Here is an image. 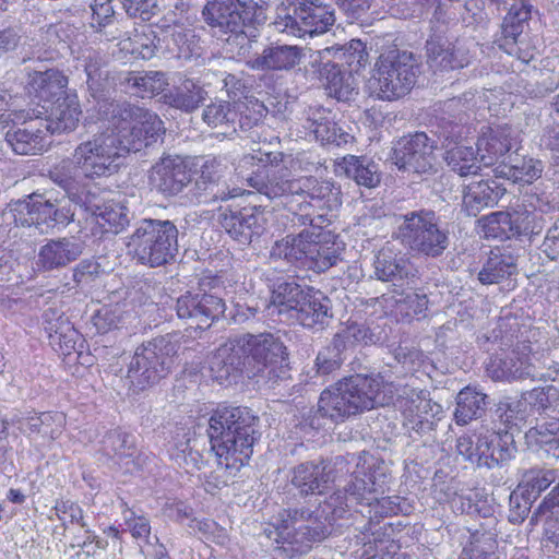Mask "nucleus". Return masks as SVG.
<instances>
[{
  "mask_svg": "<svg viewBox=\"0 0 559 559\" xmlns=\"http://www.w3.org/2000/svg\"><path fill=\"white\" fill-rule=\"evenodd\" d=\"M487 395L476 388L465 386L456 396L454 418L457 425H467L473 419L480 418L487 407Z\"/></svg>",
  "mask_w": 559,
  "mask_h": 559,
  "instance_id": "nucleus-42",
  "label": "nucleus"
},
{
  "mask_svg": "<svg viewBox=\"0 0 559 559\" xmlns=\"http://www.w3.org/2000/svg\"><path fill=\"white\" fill-rule=\"evenodd\" d=\"M539 350L528 341H519L510 352L492 355L486 364V372L495 381L534 380L538 374Z\"/></svg>",
  "mask_w": 559,
  "mask_h": 559,
  "instance_id": "nucleus-14",
  "label": "nucleus"
},
{
  "mask_svg": "<svg viewBox=\"0 0 559 559\" xmlns=\"http://www.w3.org/2000/svg\"><path fill=\"white\" fill-rule=\"evenodd\" d=\"M393 236L414 255L438 259L450 246V231L431 210L412 211L394 217Z\"/></svg>",
  "mask_w": 559,
  "mask_h": 559,
  "instance_id": "nucleus-5",
  "label": "nucleus"
},
{
  "mask_svg": "<svg viewBox=\"0 0 559 559\" xmlns=\"http://www.w3.org/2000/svg\"><path fill=\"white\" fill-rule=\"evenodd\" d=\"M427 63L435 72H448L469 64L472 56L465 43H451L440 37L426 41Z\"/></svg>",
  "mask_w": 559,
  "mask_h": 559,
  "instance_id": "nucleus-25",
  "label": "nucleus"
},
{
  "mask_svg": "<svg viewBox=\"0 0 559 559\" xmlns=\"http://www.w3.org/2000/svg\"><path fill=\"white\" fill-rule=\"evenodd\" d=\"M128 17L140 22H147L159 10L158 0H119Z\"/></svg>",
  "mask_w": 559,
  "mask_h": 559,
  "instance_id": "nucleus-59",
  "label": "nucleus"
},
{
  "mask_svg": "<svg viewBox=\"0 0 559 559\" xmlns=\"http://www.w3.org/2000/svg\"><path fill=\"white\" fill-rule=\"evenodd\" d=\"M271 304L280 314H287L313 331L324 330L333 318L331 300L320 290L292 281H283L271 290Z\"/></svg>",
  "mask_w": 559,
  "mask_h": 559,
  "instance_id": "nucleus-4",
  "label": "nucleus"
},
{
  "mask_svg": "<svg viewBox=\"0 0 559 559\" xmlns=\"http://www.w3.org/2000/svg\"><path fill=\"white\" fill-rule=\"evenodd\" d=\"M544 166L539 159L533 157L513 158L510 156V165H503L492 169L495 177H506L515 181L532 182L542 176Z\"/></svg>",
  "mask_w": 559,
  "mask_h": 559,
  "instance_id": "nucleus-46",
  "label": "nucleus"
},
{
  "mask_svg": "<svg viewBox=\"0 0 559 559\" xmlns=\"http://www.w3.org/2000/svg\"><path fill=\"white\" fill-rule=\"evenodd\" d=\"M207 92L192 80H185L180 86L168 95V103L171 107L186 112L199 108L206 99Z\"/></svg>",
  "mask_w": 559,
  "mask_h": 559,
  "instance_id": "nucleus-49",
  "label": "nucleus"
},
{
  "mask_svg": "<svg viewBox=\"0 0 559 559\" xmlns=\"http://www.w3.org/2000/svg\"><path fill=\"white\" fill-rule=\"evenodd\" d=\"M52 202L43 195L32 194L15 203L12 210L14 222L21 226H35L40 233L53 228L51 223Z\"/></svg>",
  "mask_w": 559,
  "mask_h": 559,
  "instance_id": "nucleus-33",
  "label": "nucleus"
},
{
  "mask_svg": "<svg viewBox=\"0 0 559 559\" xmlns=\"http://www.w3.org/2000/svg\"><path fill=\"white\" fill-rule=\"evenodd\" d=\"M309 129L318 141L326 145L342 146L353 140V135L337 126L323 108L310 109L308 117Z\"/></svg>",
  "mask_w": 559,
  "mask_h": 559,
  "instance_id": "nucleus-39",
  "label": "nucleus"
},
{
  "mask_svg": "<svg viewBox=\"0 0 559 559\" xmlns=\"http://www.w3.org/2000/svg\"><path fill=\"white\" fill-rule=\"evenodd\" d=\"M128 83L140 92L150 94L159 93L166 84L164 74L158 71L132 73L128 78Z\"/></svg>",
  "mask_w": 559,
  "mask_h": 559,
  "instance_id": "nucleus-61",
  "label": "nucleus"
},
{
  "mask_svg": "<svg viewBox=\"0 0 559 559\" xmlns=\"http://www.w3.org/2000/svg\"><path fill=\"white\" fill-rule=\"evenodd\" d=\"M2 425L3 430L9 426H16L27 437L39 435L44 439L52 441L61 436L66 425V416L58 412H19L10 418L3 419Z\"/></svg>",
  "mask_w": 559,
  "mask_h": 559,
  "instance_id": "nucleus-24",
  "label": "nucleus"
},
{
  "mask_svg": "<svg viewBox=\"0 0 559 559\" xmlns=\"http://www.w3.org/2000/svg\"><path fill=\"white\" fill-rule=\"evenodd\" d=\"M556 479L557 474L555 469L534 467L523 471L518 488L519 491L535 500Z\"/></svg>",
  "mask_w": 559,
  "mask_h": 559,
  "instance_id": "nucleus-51",
  "label": "nucleus"
},
{
  "mask_svg": "<svg viewBox=\"0 0 559 559\" xmlns=\"http://www.w3.org/2000/svg\"><path fill=\"white\" fill-rule=\"evenodd\" d=\"M83 249V243L74 237L51 239L40 247L36 264L43 271L59 270L78 260Z\"/></svg>",
  "mask_w": 559,
  "mask_h": 559,
  "instance_id": "nucleus-29",
  "label": "nucleus"
},
{
  "mask_svg": "<svg viewBox=\"0 0 559 559\" xmlns=\"http://www.w3.org/2000/svg\"><path fill=\"white\" fill-rule=\"evenodd\" d=\"M526 439L548 455L559 457V419H543L526 432Z\"/></svg>",
  "mask_w": 559,
  "mask_h": 559,
  "instance_id": "nucleus-47",
  "label": "nucleus"
},
{
  "mask_svg": "<svg viewBox=\"0 0 559 559\" xmlns=\"http://www.w3.org/2000/svg\"><path fill=\"white\" fill-rule=\"evenodd\" d=\"M514 439L508 431L483 432L481 466L495 468L509 462L515 454Z\"/></svg>",
  "mask_w": 559,
  "mask_h": 559,
  "instance_id": "nucleus-37",
  "label": "nucleus"
},
{
  "mask_svg": "<svg viewBox=\"0 0 559 559\" xmlns=\"http://www.w3.org/2000/svg\"><path fill=\"white\" fill-rule=\"evenodd\" d=\"M396 386L381 373L355 374L324 390L318 402V413L333 423H343L366 411L389 405Z\"/></svg>",
  "mask_w": 559,
  "mask_h": 559,
  "instance_id": "nucleus-1",
  "label": "nucleus"
},
{
  "mask_svg": "<svg viewBox=\"0 0 559 559\" xmlns=\"http://www.w3.org/2000/svg\"><path fill=\"white\" fill-rule=\"evenodd\" d=\"M272 70H287L299 61V50L295 46L269 47Z\"/></svg>",
  "mask_w": 559,
  "mask_h": 559,
  "instance_id": "nucleus-64",
  "label": "nucleus"
},
{
  "mask_svg": "<svg viewBox=\"0 0 559 559\" xmlns=\"http://www.w3.org/2000/svg\"><path fill=\"white\" fill-rule=\"evenodd\" d=\"M532 5L521 0L515 2L509 9L502 24V38L499 40V47L511 56H516L524 62H527L533 56L522 55L519 43H522L523 24L530 20Z\"/></svg>",
  "mask_w": 559,
  "mask_h": 559,
  "instance_id": "nucleus-28",
  "label": "nucleus"
},
{
  "mask_svg": "<svg viewBox=\"0 0 559 559\" xmlns=\"http://www.w3.org/2000/svg\"><path fill=\"white\" fill-rule=\"evenodd\" d=\"M179 230L170 219L141 218L126 238L128 253L141 265L164 266L179 251Z\"/></svg>",
  "mask_w": 559,
  "mask_h": 559,
  "instance_id": "nucleus-3",
  "label": "nucleus"
},
{
  "mask_svg": "<svg viewBox=\"0 0 559 559\" xmlns=\"http://www.w3.org/2000/svg\"><path fill=\"white\" fill-rule=\"evenodd\" d=\"M270 170H272V166H262L254 176L247 178V183L269 199L283 197L288 192H297L301 189L299 182H288V179L278 180L275 177L270 179Z\"/></svg>",
  "mask_w": 559,
  "mask_h": 559,
  "instance_id": "nucleus-45",
  "label": "nucleus"
},
{
  "mask_svg": "<svg viewBox=\"0 0 559 559\" xmlns=\"http://www.w3.org/2000/svg\"><path fill=\"white\" fill-rule=\"evenodd\" d=\"M182 336L168 333L136 347L128 369V378L139 390L153 386L165 379L174 366V357L181 347Z\"/></svg>",
  "mask_w": 559,
  "mask_h": 559,
  "instance_id": "nucleus-8",
  "label": "nucleus"
},
{
  "mask_svg": "<svg viewBox=\"0 0 559 559\" xmlns=\"http://www.w3.org/2000/svg\"><path fill=\"white\" fill-rule=\"evenodd\" d=\"M286 347L271 333H247V391L260 392L288 378Z\"/></svg>",
  "mask_w": 559,
  "mask_h": 559,
  "instance_id": "nucleus-6",
  "label": "nucleus"
},
{
  "mask_svg": "<svg viewBox=\"0 0 559 559\" xmlns=\"http://www.w3.org/2000/svg\"><path fill=\"white\" fill-rule=\"evenodd\" d=\"M245 367V343L233 340L222 345L209 358V376L221 384L238 383Z\"/></svg>",
  "mask_w": 559,
  "mask_h": 559,
  "instance_id": "nucleus-23",
  "label": "nucleus"
},
{
  "mask_svg": "<svg viewBox=\"0 0 559 559\" xmlns=\"http://www.w3.org/2000/svg\"><path fill=\"white\" fill-rule=\"evenodd\" d=\"M444 160L449 168L461 177L476 175L480 170V162L472 146L455 145L445 151Z\"/></svg>",
  "mask_w": 559,
  "mask_h": 559,
  "instance_id": "nucleus-48",
  "label": "nucleus"
},
{
  "mask_svg": "<svg viewBox=\"0 0 559 559\" xmlns=\"http://www.w3.org/2000/svg\"><path fill=\"white\" fill-rule=\"evenodd\" d=\"M97 106L99 120L114 128L124 154L163 142L166 129L155 112L126 102L104 99Z\"/></svg>",
  "mask_w": 559,
  "mask_h": 559,
  "instance_id": "nucleus-2",
  "label": "nucleus"
},
{
  "mask_svg": "<svg viewBox=\"0 0 559 559\" xmlns=\"http://www.w3.org/2000/svg\"><path fill=\"white\" fill-rule=\"evenodd\" d=\"M92 11L91 26L98 33L115 23L117 12L112 0H93L90 4Z\"/></svg>",
  "mask_w": 559,
  "mask_h": 559,
  "instance_id": "nucleus-57",
  "label": "nucleus"
},
{
  "mask_svg": "<svg viewBox=\"0 0 559 559\" xmlns=\"http://www.w3.org/2000/svg\"><path fill=\"white\" fill-rule=\"evenodd\" d=\"M344 345L336 342V340L333 337L331 343L323 347L317 355V373L321 376H328L338 370L344 362Z\"/></svg>",
  "mask_w": 559,
  "mask_h": 559,
  "instance_id": "nucleus-52",
  "label": "nucleus"
},
{
  "mask_svg": "<svg viewBox=\"0 0 559 559\" xmlns=\"http://www.w3.org/2000/svg\"><path fill=\"white\" fill-rule=\"evenodd\" d=\"M81 115L78 95L68 93L51 104L48 117L43 118L44 126L47 127L49 135L71 132L76 129Z\"/></svg>",
  "mask_w": 559,
  "mask_h": 559,
  "instance_id": "nucleus-32",
  "label": "nucleus"
},
{
  "mask_svg": "<svg viewBox=\"0 0 559 559\" xmlns=\"http://www.w3.org/2000/svg\"><path fill=\"white\" fill-rule=\"evenodd\" d=\"M245 418L241 407L221 406L209 419L207 435L218 465L236 476L245 465Z\"/></svg>",
  "mask_w": 559,
  "mask_h": 559,
  "instance_id": "nucleus-7",
  "label": "nucleus"
},
{
  "mask_svg": "<svg viewBox=\"0 0 559 559\" xmlns=\"http://www.w3.org/2000/svg\"><path fill=\"white\" fill-rule=\"evenodd\" d=\"M59 335H53L50 344L63 355L70 356L73 352L78 353V347L83 346V340L80 333L74 329L72 324H63L61 326Z\"/></svg>",
  "mask_w": 559,
  "mask_h": 559,
  "instance_id": "nucleus-63",
  "label": "nucleus"
},
{
  "mask_svg": "<svg viewBox=\"0 0 559 559\" xmlns=\"http://www.w3.org/2000/svg\"><path fill=\"white\" fill-rule=\"evenodd\" d=\"M509 126H499L484 134L477 142V154L480 164L490 167L506 156L514 146L515 138Z\"/></svg>",
  "mask_w": 559,
  "mask_h": 559,
  "instance_id": "nucleus-35",
  "label": "nucleus"
},
{
  "mask_svg": "<svg viewBox=\"0 0 559 559\" xmlns=\"http://www.w3.org/2000/svg\"><path fill=\"white\" fill-rule=\"evenodd\" d=\"M264 535L276 543H314L326 536L324 522L307 508L283 510L274 523H269Z\"/></svg>",
  "mask_w": 559,
  "mask_h": 559,
  "instance_id": "nucleus-12",
  "label": "nucleus"
},
{
  "mask_svg": "<svg viewBox=\"0 0 559 559\" xmlns=\"http://www.w3.org/2000/svg\"><path fill=\"white\" fill-rule=\"evenodd\" d=\"M288 182H299L301 189L297 192H288L286 195H296L298 198H306L310 202H320L332 194V183L329 181H318L312 177L301 179L288 180Z\"/></svg>",
  "mask_w": 559,
  "mask_h": 559,
  "instance_id": "nucleus-54",
  "label": "nucleus"
},
{
  "mask_svg": "<svg viewBox=\"0 0 559 559\" xmlns=\"http://www.w3.org/2000/svg\"><path fill=\"white\" fill-rule=\"evenodd\" d=\"M97 333L106 334L124 323L123 311L118 306H103L92 318Z\"/></svg>",
  "mask_w": 559,
  "mask_h": 559,
  "instance_id": "nucleus-55",
  "label": "nucleus"
},
{
  "mask_svg": "<svg viewBox=\"0 0 559 559\" xmlns=\"http://www.w3.org/2000/svg\"><path fill=\"white\" fill-rule=\"evenodd\" d=\"M419 73L414 55L406 50L390 49L376 62L372 79L373 92L381 100H396L414 87Z\"/></svg>",
  "mask_w": 559,
  "mask_h": 559,
  "instance_id": "nucleus-9",
  "label": "nucleus"
},
{
  "mask_svg": "<svg viewBox=\"0 0 559 559\" xmlns=\"http://www.w3.org/2000/svg\"><path fill=\"white\" fill-rule=\"evenodd\" d=\"M96 218L97 225L106 233L119 234L130 224V211L122 203L102 200L92 192L80 206Z\"/></svg>",
  "mask_w": 559,
  "mask_h": 559,
  "instance_id": "nucleus-26",
  "label": "nucleus"
},
{
  "mask_svg": "<svg viewBox=\"0 0 559 559\" xmlns=\"http://www.w3.org/2000/svg\"><path fill=\"white\" fill-rule=\"evenodd\" d=\"M335 22L334 11L322 0H298L281 9L274 25L296 37L325 33Z\"/></svg>",
  "mask_w": 559,
  "mask_h": 559,
  "instance_id": "nucleus-11",
  "label": "nucleus"
},
{
  "mask_svg": "<svg viewBox=\"0 0 559 559\" xmlns=\"http://www.w3.org/2000/svg\"><path fill=\"white\" fill-rule=\"evenodd\" d=\"M49 133L43 117H26L21 122L13 121L5 132V141L14 153L36 155L49 145Z\"/></svg>",
  "mask_w": 559,
  "mask_h": 559,
  "instance_id": "nucleus-21",
  "label": "nucleus"
},
{
  "mask_svg": "<svg viewBox=\"0 0 559 559\" xmlns=\"http://www.w3.org/2000/svg\"><path fill=\"white\" fill-rule=\"evenodd\" d=\"M102 451L111 459L132 457L135 453L134 437L120 429L110 430L102 440Z\"/></svg>",
  "mask_w": 559,
  "mask_h": 559,
  "instance_id": "nucleus-50",
  "label": "nucleus"
},
{
  "mask_svg": "<svg viewBox=\"0 0 559 559\" xmlns=\"http://www.w3.org/2000/svg\"><path fill=\"white\" fill-rule=\"evenodd\" d=\"M515 258L510 252L491 251L478 273V280L484 285L498 284L516 272Z\"/></svg>",
  "mask_w": 559,
  "mask_h": 559,
  "instance_id": "nucleus-43",
  "label": "nucleus"
},
{
  "mask_svg": "<svg viewBox=\"0 0 559 559\" xmlns=\"http://www.w3.org/2000/svg\"><path fill=\"white\" fill-rule=\"evenodd\" d=\"M290 200L286 205L292 214L290 222L295 226H311L313 215L319 205L313 204L306 198L301 199L296 195H289Z\"/></svg>",
  "mask_w": 559,
  "mask_h": 559,
  "instance_id": "nucleus-58",
  "label": "nucleus"
},
{
  "mask_svg": "<svg viewBox=\"0 0 559 559\" xmlns=\"http://www.w3.org/2000/svg\"><path fill=\"white\" fill-rule=\"evenodd\" d=\"M238 114L229 102L216 100L207 105L202 114L203 121L211 128L235 123Z\"/></svg>",
  "mask_w": 559,
  "mask_h": 559,
  "instance_id": "nucleus-53",
  "label": "nucleus"
},
{
  "mask_svg": "<svg viewBox=\"0 0 559 559\" xmlns=\"http://www.w3.org/2000/svg\"><path fill=\"white\" fill-rule=\"evenodd\" d=\"M346 462L337 457L333 465L305 462L293 469L292 485L304 496L322 495L338 480V473H347Z\"/></svg>",
  "mask_w": 559,
  "mask_h": 559,
  "instance_id": "nucleus-19",
  "label": "nucleus"
},
{
  "mask_svg": "<svg viewBox=\"0 0 559 559\" xmlns=\"http://www.w3.org/2000/svg\"><path fill=\"white\" fill-rule=\"evenodd\" d=\"M373 269L377 280L382 282L403 281L412 273L409 260L390 247L378 251L373 259Z\"/></svg>",
  "mask_w": 559,
  "mask_h": 559,
  "instance_id": "nucleus-41",
  "label": "nucleus"
},
{
  "mask_svg": "<svg viewBox=\"0 0 559 559\" xmlns=\"http://www.w3.org/2000/svg\"><path fill=\"white\" fill-rule=\"evenodd\" d=\"M411 412L413 414L408 419L409 430L417 433L419 437H427V440H433L432 432L436 429V423L428 418V414H431V417L437 416L441 413V405L432 402L428 399L412 400Z\"/></svg>",
  "mask_w": 559,
  "mask_h": 559,
  "instance_id": "nucleus-44",
  "label": "nucleus"
},
{
  "mask_svg": "<svg viewBox=\"0 0 559 559\" xmlns=\"http://www.w3.org/2000/svg\"><path fill=\"white\" fill-rule=\"evenodd\" d=\"M484 227L487 236L500 240L538 235L543 230V217L522 204L511 211L489 214L485 218Z\"/></svg>",
  "mask_w": 559,
  "mask_h": 559,
  "instance_id": "nucleus-15",
  "label": "nucleus"
},
{
  "mask_svg": "<svg viewBox=\"0 0 559 559\" xmlns=\"http://www.w3.org/2000/svg\"><path fill=\"white\" fill-rule=\"evenodd\" d=\"M224 300L205 292H186L175 304V311L180 320H190L197 328L205 330L225 312Z\"/></svg>",
  "mask_w": 559,
  "mask_h": 559,
  "instance_id": "nucleus-18",
  "label": "nucleus"
},
{
  "mask_svg": "<svg viewBox=\"0 0 559 559\" xmlns=\"http://www.w3.org/2000/svg\"><path fill=\"white\" fill-rule=\"evenodd\" d=\"M436 148V140L425 132H415L400 138L394 143L391 159L400 170L426 174L433 168Z\"/></svg>",
  "mask_w": 559,
  "mask_h": 559,
  "instance_id": "nucleus-16",
  "label": "nucleus"
},
{
  "mask_svg": "<svg viewBox=\"0 0 559 559\" xmlns=\"http://www.w3.org/2000/svg\"><path fill=\"white\" fill-rule=\"evenodd\" d=\"M162 38L157 44L147 46L143 52L144 59H151L157 51L167 53L171 58L189 60L201 55L199 38L192 29H186L181 25H169L162 22L156 24Z\"/></svg>",
  "mask_w": 559,
  "mask_h": 559,
  "instance_id": "nucleus-20",
  "label": "nucleus"
},
{
  "mask_svg": "<svg viewBox=\"0 0 559 559\" xmlns=\"http://www.w3.org/2000/svg\"><path fill=\"white\" fill-rule=\"evenodd\" d=\"M245 2L241 0H214L207 2L202 11L204 20L211 26H217L236 37L245 34Z\"/></svg>",
  "mask_w": 559,
  "mask_h": 559,
  "instance_id": "nucleus-27",
  "label": "nucleus"
},
{
  "mask_svg": "<svg viewBox=\"0 0 559 559\" xmlns=\"http://www.w3.org/2000/svg\"><path fill=\"white\" fill-rule=\"evenodd\" d=\"M428 304L426 294L413 292L396 300V309L407 319L426 318Z\"/></svg>",
  "mask_w": 559,
  "mask_h": 559,
  "instance_id": "nucleus-56",
  "label": "nucleus"
},
{
  "mask_svg": "<svg viewBox=\"0 0 559 559\" xmlns=\"http://www.w3.org/2000/svg\"><path fill=\"white\" fill-rule=\"evenodd\" d=\"M506 191L496 179L473 181L463 190L462 210L467 216H477L484 209L495 206Z\"/></svg>",
  "mask_w": 559,
  "mask_h": 559,
  "instance_id": "nucleus-31",
  "label": "nucleus"
},
{
  "mask_svg": "<svg viewBox=\"0 0 559 559\" xmlns=\"http://www.w3.org/2000/svg\"><path fill=\"white\" fill-rule=\"evenodd\" d=\"M215 163V159H209L202 165L201 175L194 182L193 195L199 202L203 203L227 201L241 197L243 194L241 188H230L226 183L221 185L217 182V176L209 171L210 166L212 167Z\"/></svg>",
  "mask_w": 559,
  "mask_h": 559,
  "instance_id": "nucleus-36",
  "label": "nucleus"
},
{
  "mask_svg": "<svg viewBox=\"0 0 559 559\" xmlns=\"http://www.w3.org/2000/svg\"><path fill=\"white\" fill-rule=\"evenodd\" d=\"M384 474L377 473L371 465L357 466L349 480L343 486L345 493L353 498L357 503L371 506L376 493L384 484Z\"/></svg>",
  "mask_w": 559,
  "mask_h": 559,
  "instance_id": "nucleus-34",
  "label": "nucleus"
},
{
  "mask_svg": "<svg viewBox=\"0 0 559 559\" xmlns=\"http://www.w3.org/2000/svg\"><path fill=\"white\" fill-rule=\"evenodd\" d=\"M86 74V84L93 96L102 92L104 88L103 84V72H102V60L96 52H88L82 59V64Z\"/></svg>",
  "mask_w": 559,
  "mask_h": 559,
  "instance_id": "nucleus-62",
  "label": "nucleus"
},
{
  "mask_svg": "<svg viewBox=\"0 0 559 559\" xmlns=\"http://www.w3.org/2000/svg\"><path fill=\"white\" fill-rule=\"evenodd\" d=\"M68 78L58 69L34 71L28 73L27 88L39 100L50 102L55 97H62L68 92Z\"/></svg>",
  "mask_w": 559,
  "mask_h": 559,
  "instance_id": "nucleus-38",
  "label": "nucleus"
},
{
  "mask_svg": "<svg viewBox=\"0 0 559 559\" xmlns=\"http://www.w3.org/2000/svg\"><path fill=\"white\" fill-rule=\"evenodd\" d=\"M124 156L119 136L108 126L82 141L73 151V158L84 171V177L94 179L117 173Z\"/></svg>",
  "mask_w": 559,
  "mask_h": 559,
  "instance_id": "nucleus-10",
  "label": "nucleus"
},
{
  "mask_svg": "<svg viewBox=\"0 0 559 559\" xmlns=\"http://www.w3.org/2000/svg\"><path fill=\"white\" fill-rule=\"evenodd\" d=\"M49 178L67 194L70 202L81 206L92 191L83 185L84 171L75 158H64L49 169Z\"/></svg>",
  "mask_w": 559,
  "mask_h": 559,
  "instance_id": "nucleus-30",
  "label": "nucleus"
},
{
  "mask_svg": "<svg viewBox=\"0 0 559 559\" xmlns=\"http://www.w3.org/2000/svg\"><path fill=\"white\" fill-rule=\"evenodd\" d=\"M192 179L191 170L186 160L178 155H167L151 169L150 183L166 197L179 194Z\"/></svg>",
  "mask_w": 559,
  "mask_h": 559,
  "instance_id": "nucleus-22",
  "label": "nucleus"
},
{
  "mask_svg": "<svg viewBox=\"0 0 559 559\" xmlns=\"http://www.w3.org/2000/svg\"><path fill=\"white\" fill-rule=\"evenodd\" d=\"M337 175L353 179L357 185L374 188L381 181L378 164L364 156L347 155L336 164Z\"/></svg>",
  "mask_w": 559,
  "mask_h": 559,
  "instance_id": "nucleus-40",
  "label": "nucleus"
},
{
  "mask_svg": "<svg viewBox=\"0 0 559 559\" xmlns=\"http://www.w3.org/2000/svg\"><path fill=\"white\" fill-rule=\"evenodd\" d=\"M313 236L318 238L320 235L304 229L292 239L287 237L276 242L273 254L298 266L324 272L336 264L338 254L333 246L316 240Z\"/></svg>",
  "mask_w": 559,
  "mask_h": 559,
  "instance_id": "nucleus-13",
  "label": "nucleus"
},
{
  "mask_svg": "<svg viewBox=\"0 0 559 559\" xmlns=\"http://www.w3.org/2000/svg\"><path fill=\"white\" fill-rule=\"evenodd\" d=\"M336 342L344 345V349L346 350L348 347L365 344L367 345L372 341V334L370 330L362 324H358L356 322L349 323L346 328L337 332L333 336Z\"/></svg>",
  "mask_w": 559,
  "mask_h": 559,
  "instance_id": "nucleus-60",
  "label": "nucleus"
},
{
  "mask_svg": "<svg viewBox=\"0 0 559 559\" xmlns=\"http://www.w3.org/2000/svg\"><path fill=\"white\" fill-rule=\"evenodd\" d=\"M329 53V48L323 51H312L306 70L322 82L329 96L338 102H349L358 94L355 78L350 72L343 71L337 63L325 61V55Z\"/></svg>",
  "mask_w": 559,
  "mask_h": 559,
  "instance_id": "nucleus-17",
  "label": "nucleus"
}]
</instances>
